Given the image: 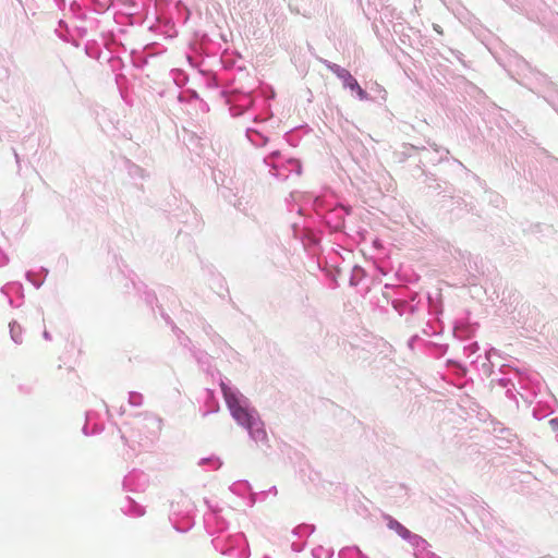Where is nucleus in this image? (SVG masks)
Returning <instances> with one entry per match:
<instances>
[{"instance_id":"f257e3e1","label":"nucleus","mask_w":558,"mask_h":558,"mask_svg":"<svg viewBox=\"0 0 558 558\" xmlns=\"http://www.w3.org/2000/svg\"><path fill=\"white\" fill-rule=\"evenodd\" d=\"M223 398L232 417L243 427L252 429L255 425L256 418L254 412L247 407L243 405L242 400L235 391L228 388L226 385L221 386Z\"/></svg>"},{"instance_id":"7ed1b4c3","label":"nucleus","mask_w":558,"mask_h":558,"mask_svg":"<svg viewBox=\"0 0 558 558\" xmlns=\"http://www.w3.org/2000/svg\"><path fill=\"white\" fill-rule=\"evenodd\" d=\"M388 525L390 529L396 530L403 537H408L410 534V532L396 520L390 519Z\"/></svg>"},{"instance_id":"f03ea898","label":"nucleus","mask_w":558,"mask_h":558,"mask_svg":"<svg viewBox=\"0 0 558 558\" xmlns=\"http://www.w3.org/2000/svg\"><path fill=\"white\" fill-rule=\"evenodd\" d=\"M333 74L337 75L343 82L345 87H349L351 90H354L360 98V100L368 99V94L360 86L357 81L351 75V73L337 64L329 66Z\"/></svg>"}]
</instances>
